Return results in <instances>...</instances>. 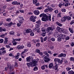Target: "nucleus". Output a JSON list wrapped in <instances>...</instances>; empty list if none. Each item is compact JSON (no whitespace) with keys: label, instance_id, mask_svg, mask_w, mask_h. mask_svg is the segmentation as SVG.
<instances>
[{"label":"nucleus","instance_id":"1","mask_svg":"<svg viewBox=\"0 0 74 74\" xmlns=\"http://www.w3.org/2000/svg\"><path fill=\"white\" fill-rule=\"evenodd\" d=\"M51 14H49L48 17V16L46 14L42 18V21H47L48 20V21L49 20L50 21H51Z\"/></svg>","mask_w":74,"mask_h":74},{"label":"nucleus","instance_id":"2","mask_svg":"<svg viewBox=\"0 0 74 74\" xmlns=\"http://www.w3.org/2000/svg\"><path fill=\"white\" fill-rule=\"evenodd\" d=\"M38 59H35L33 60H32L31 61L32 63H33V65H34V64H35L36 65L35 66H37V63H38Z\"/></svg>","mask_w":74,"mask_h":74},{"label":"nucleus","instance_id":"3","mask_svg":"<svg viewBox=\"0 0 74 74\" xmlns=\"http://www.w3.org/2000/svg\"><path fill=\"white\" fill-rule=\"evenodd\" d=\"M8 69H9V71L10 72L12 71L13 70H14V67L12 66H11V65L10 64H9L8 65Z\"/></svg>","mask_w":74,"mask_h":74},{"label":"nucleus","instance_id":"4","mask_svg":"<svg viewBox=\"0 0 74 74\" xmlns=\"http://www.w3.org/2000/svg\"><path fill=\"white\" fill-rule=\"evenodd\" d=\"M27 64L28 66V67H30V66L31 67H34V66H36V65L33 64L32 63V62L31 61L30 62V63H27Z\"/></svg>","mask_w":74,"mask_h":74},{"label":"nucleus","instance_id":"5","mask_svg":"<svg viewBox=\"0 0 74 74\" xmlns=\"http://www.w3.org/2000/svg\"><path fill=\"white\" fill-rule=\"evenodd\" d=\"M36 19V16H31L30 18V21H32L34 22L36 21V20L35 19Z\"/></svg>","mask_w":74,"mask_h":74},{"label":"nucleus","instance_id":"6","mask_svg":"<svg viewBox=\"0 0 74 74\" xmlns=\"http://www.w3.org/2000/svg\"><path fill=\"white\" fill-rule=\"evenodd\" d=\"M44 60L45 62L48 63L49 62V61L51 60V59L50 58H49L47 57V56H45L44 58Z\"/></svg>","mask_w":74,"mask_h":74},{"label":"nucleus","instance_id":"7","mask_svg":"<svg viewBox=\"0 0 74 74\" xmlns=\"http://www.w3.org/2000/svg\"><path fill=\"white\" fill-rule=\"evenodd\" d=\"M50 30H53V28L51 27H48L47 29V33H49Z\"/></svg>","mask_w":74,"mask_h":74},{"label":"nucleus","instance_id":"8","mask_svg":"<svg viewBox=\"0 0 74 74\" xmlns=\"http://www.w3.org/2000/svg\"><path fill=\"white\" fill-rule=\"evenodd\" d=\"M34 13L35 15H39L40 14V12L38 10H36L34 11Z\"/></svg>","mask_w":74,"mask_h":74},{"label":"nucleus","instance_id":"9","mask_svg":"<svg viewBox=\"0 0 74 74\" xmlns=\"http://www.w3.org/2000/svg\"><path fill=\"white\" fill-rule=\"evenodd\" d=\"M64 5V2H61V3L59 4V7L60 8L62 7V6H63Z\"/></svg>","mask_w":74,"mask_h":74},{"label":"nucleus","instance_id":"10","mask_svg":"<svg viewBox=\"0 0 74 74\" xmlns=\"http://www.w3.org/2000/svg\"><path fill=\"white\" fill-rule=\"evenodd\" d=\"M66 54L61 53L58 56V57H63V56L66 57Z\"/></svg>","mask_w":74,"mask_h":74},{"label":"nucleus","instance_id":"11","mask_svg":"<svg viewBox=\"0 0 74 74\" xmlns=\"http://www.w3.org/2000/svg\"><path fill=\"white\" fill-rule=\"evenodd\" d=\"M8 38H5V41L4 42V43L5 44H8Z\"/></svg>","mask_w":74,"mask_h":74},{"label":"nucleus","instance_id":"12","mask_svg":"<svg viewBox=\"0 0 74 74\" xmlns=\"http://www.w3.org/2000/svg\"><path fill=\"white\" fill-rule=\"evenodd\" d=\"M6 29L4 28H2V27H0V32H6Z\"/></svg>","mask_w":74,"mask_h":74},{"label":"nucleus","instance_id":"13","mask_svg":"<svg viewBox=\"0 0 74 74\" xmlns=\"http://www.w3.org/2000/svg\"><path fill=\"white\" fill-rule=\"evenodd\" d=\"M32 32V29H28L26 30V33H31Z\"/></svg>","mask_w":74,"mask_h":74},{"label":"nucleus","instance_id":"14","mask_svg":"<svg viewBox=\"0 0 74 74\" xmlns=\"http://www.w3.org/2000/svg\"><path fill=\"white\" fill-rule=\"evenodd\" d=\"M30 58H31V59H33V58L32 57H30V56H29V57H27L26 58V60H27L26 61H27V62H30Z\"/></svg>","mask_w":74,"mask_h":74},{"label":"nucleus","instance_id":"15","mask_svg":"<svg viewBox=\"0 0 74 74\" xmlns=\"http://www.w3.org/2000/svg\"><path fill=\"white\" fill-rule=\"evenodd\" d=\"M54 62H57L58 63H60V59L58 58H56L54 60Z\"/></svg>","mask_w":74,"mask_h":74},{"label":"nucleus","instance_id":"16","mask_svg":"<svg viewBox=\"0 0 74 74\" xmlns=\"http://www.w3.org/2000/svg\"><path fill=\"white\" fill-rule=\"evenodd\" d=\"M53 66V63H51L49 64V68H50V69H51L52 68V67Z\"/></svg>","mask_w":74,"mask_h":74},{"label":"nucleus","instance_id":"17","mask_svg":"<svg viewBox=\"0 0 74 74\" xmlns=\"http://www.w3.org/2000/svg\"><path fill=\"white\" fill-rule=\"evenodd\" d=\"M69 74H74V72L73 71H71L68 72Z\"/></svg>","mask_w":74,"mask_h":74},{"label":"nucleus","instance_id":"18","mask_svg":"<svg viewBox=\"0 0 74 74\" xmlns=\"http://www.w3.org/2000/svg\"><path fill=\"white\" fill-rule=\"evenodd\" d=\"M37 1H38L37 0H33V4H36V3H37Z\"/></svg>","mask_w":74,"mask_h":74},{"label":"nucleus","instance_id":"19","mask_svg":"<svg viewBox=\"0 0 74 74\" xmlns=\"http://www.w3.org/2000/svg\"><path fill=\"white\" fill-rule=\"evenodd\" d=\"M46 14H45L44 13H43L42 14H41L39 16L40 17H42V16H43V17H44V16Z\"/></svg>","mask_w":74,"mask_h":74},{"label":"nucleus","instance_id":"20","mask_svg":"<svg viewBox=\"0 0 74 74\" xmlns=\"http://www.w3.org/2000/svg\"><path fill=\"white\" fill-rule=\"evenodd\" d=\"M14 33H15V32L13 31H12L9 32V34H11V35H14Z\"/></svg>","mask_w":74,"mask_h":74},{"label":"nucleus","instance_id":"21","mask_svg":"<svg viewBox=\"0 0 74 74\" xmlns=\"http://www.w3.org/2000/svg\"><path fill=\"white\" fill-rule=\"evenodd\" d=\"M69 30L71 33H74V32H73V30H72V29L69 28Z\"/></svg>","mask_w":74,"mask_h":74},{"label":"nucleus","instance_id":"22","mask_svg":"<svg viewBox=\"0 0 74 74\" xmlns=\"http://www.w3.org/2000/svg\"><path fill=\"white\" fill-rule=\"evenodd\" d=\"M27 52V50L26 49H25L24 50V51H23L22 53L21 54H23V53H26Z\"/></svg>","mask_w":74,"mask_h":74},{"label":"nucleus","instance_id":"23","mask_svg":"<svg viewBox=\"0 0 74 74\" xmlns=\"http://www.w3.org/2000/svg\"><path fill=\"white\" fill-rule=\"evenodd\" d=\"M36 23L38 24V25H40L41 24V22L40 20H38V21H36Z\"/></svg>","mask_w":74,"mask_h":74},{"label":"nucleus","instance_id":"24","mask_svg":"<svg viewBox=\"0 0 74 74\" xmlns=\"http://www.w3.org/2000/svg\"><path fill=\"white\" fill-rule=\"evenodd\" d=\"M57 25H58L59 26H62V24L58 22H57Z\"/></svg>","mask_w":74,"mask_h":74},{"label":"nucleus","instance_id":"25","mask_svg":"<svg viewBox=\"0 0 74 74\" xmlns=\"http://www.w3.org/2000/svg\"><path fill=\"white\" fill-rule=\"evenodd\" d=\"M11 18H8L6 19V21L8 22H10V21H11Z\"/></svg>","mask_w":74,"mask_h":74},{"label":"nucleus","instance_id":"26","mask_svg":"<svg viewBox=\"0 0 74 74\" xmlns=\"http://www.w3.org/2000/svg\"><path fill=\"white\" fill-rule=\"evenodd\" d=\"M66 18L67 19L69 20H71V17H70L69 16H68L66 17Z\"/></svg>","mask_w":74,"mask_h":74},{"label":"nucleus","instance_id":"27","mask_svg":"<svg viewBox=\"0 0 74 74\" xmlns=\"http://www.w3.org/2000/svg\"><path fill=\"white\" fill-rule=\"evenodd\" d=\"M70 60L71 61H73V62H74V58L73 57H71L70 59Z\"/></svg>","mask_w":74,"mask_h":74},{"label":"nucleus","instance_id":"28","mask_svg":"<svg viewBox=\"0 0 74 74\" xmlns=\"http://www.w3.org/2000/svg\"><path fill=\"white\" fill-rule=\"evenodd\" d=\"M55 68L56 70H57V69L58 68V64H56L55 66Z\"/></svg>","mask_w":74,"mask_h":74},{"label":"nucleus","instance_id":"29","mask_svg":"<svg viewBox=\"0 0 74 74\" xmlns=\"http://www.w3.org/2000/svg\"><path fill=\"white\" fill-rule=\"evenodd\" d=\"M40 27H37L34 30H40Z\"/></svg>","mask_w":74,"mask_h":74},{"label":"nucleus","instance_id":"30","mask_svg":"<svg viewBox=\"0 0 74 74\" xmlns=\"http://www.w3.org/2000/svg\"><path fill=\"white\" fill-rule=\"evenodd\" d=\"M36 52H37V53H40V51L39 49H36Z\"/></svg>","mask_w":74,"mask_h":74},{"label":"nucleus","instance_id":"31","mask_svg":"<svg viewBox=\"0 0 74 74\" xmlns=\"http://www.w3.org/2000/svg\"><path fill=\"white\" fill-rule=\"evenodd\" d=\"M38 69V68L37 66L35 67L34 69V71H36V70H37Z\"/></svg>","mask_w":74,"mask_h":74},{"label":"nucleus","instance_id":"32","mask_svg":"<svg viewBox=\"0 0 74 74\" xmlns=\"http://www.w3.org/2000/svg\"><path fill=\"white\" fill-rule=\"evenodd\" d=\"M18 22H19V23H23V21H22L21 20H19L18 21Z\"/></svg>","mask_w":74,"mask_h":74},{"label":"nucleus","instance_id":"33","mask_svg":"<svg viewBox=\"0 0 74 74\" xmlns=\"http://www.w3.org/2000/svg\"><path fill=\"white\" fill-rule=\"evenodd\" d=\"M27 47H31V46H32V45H31V44H30V43H28L27 44Z\"/></svg>","mask_w":74,"mask_h":74},{"label":"nucleus","instance_id":"34","mask_svg":"<svg viewBox=\"0 0 74 74\" xmlns=\"http://www.w3.org/2000/svg\"><path fill=\"white\" fill-rule=\"evenodd\" d=\"M49 11V10L48 9H46L45 10H44V12H48Z\"/></svg>","mask_w":74,"mask_h":74},{"label":"nucleus","instance_id":"35","mask_svg":"<svg viewBox=\"0 0 74 74\" xmlns=\"http://www.w3.org/2000/svg\"><path fill=\"white\" fill-rule=\"evenodd\" d=\"M41 69L42 70H44L45 69V65H43L41 67Z\"/></svg>","mask_w":74,"mask_h":74},{"label":"nucleus","instance_id":"36","mask_svg":"<svg viewBox=\"0 0 74 74\" xmlns=\"http://www.w3.org/2000/svg\"><path fill=\"white\" fill-rule=\"evenodd\" d=\"M36 47H40V43H38L36 44Z\"/></svg>","mask_w":74,"mask_h":74},{"label":"nucleus","instance_id":"37","mask_svg":"<svg viewBox=\"0 0 74 74\" xmlns=\"http://www.w3.org/2000/svg\"><path fill=\"white\" fill-rule=\"evenodd\" d=\"M12 4H17V1L13 2L12 3Z\"/></svg>","mask_w":74,"mask_h":74},{"label":"nucleus","instance_id":"38","mask_svg":"<svg viewBox=\"0 0 74 74\" xmlns=\"http://www.w3.org/2000/svg\"><path fill=\"white\" fill-rule=\"evenodd\" d=\"M61 11H62V12H66V9L64 8L62 9L61 10Z\"/></svg>","mask_w":74,"mask_h":74},{"label":"nucleus","instance_id":"39","mask_svg":"<svg viewBox=\"0 0 74 74\" xmlns=\"http://www.w3.org/2000/svg\"><path fill=\"white\" fill-rule=\"evenodd\" d=\"M49 11V12H51L53 11V9L52 8H48Z\"/></svg>","mask_w":74,"mask_h":74},{"label":"nucleus","instance_id":"40","mask_svg":"<svg viewBox=\"0 0 74 74\" xmlns=\"http://www.w3.org/2000/svg\"><path fill=\"white\" fill-rule=\"evenodd\" d=\"M70 16H73V13L71 12H69Z\"/></svg>","mask_w":74,"mask_h":74},{"label":"nucleus","instance_id":"41","mask_svg":"<svg viewBox=\"0 0 74 74\" xmlns=\"http://www.w3.org/2000/svg\"><path fill=\"white\" fill-rule=\"evenodd\" d=\"M65 37H66V35H62V36L61 38H62V39H64Z\"/></svg>","mask_w":74,"mask_h":74},{"label":"nucleus","instance_id":"42","mask_svg":"<svg viewBox=\"0 0 74 74\" xmlns=\"http://www.w3.org/2000/svg\"><path fill=\"white\" fill-rule=\"evenodd\" d=\"M58 41H61V40H62V38H58Z\"/></svg>","mask_w":74,"mask_h":74},{"label":"nucleus","instance_id":"43","mask_svg":"<svg viewBox=\"0 0 74 74\" xmlns=\"http://www.w3.org/2000/svg\"><path fill=\"white\" fill-rule=\"evenodd\" d=\"M24 48V46H21L20 47V49H23Z\"/></svg>","mask_w":74,"mask_h":74},{"label":"nucleus","instance_id":"44","mask_svg":"<svg viewBox=\"0 0 74 74\" xmlns=\"http://www.w3.org/2000/svg\"><path fill=\"white\" fill-rule=\"evenodd\" d=\"M42 33H46V32H45V29H42Z\"/></svg>","mask_w":74,"mask_h":74},{"label":"nucleus","instance_id":"45","mask_svg":"<svg viewBox=\"0 0 74 74\" xmlns=\"http://www.w3.org/2000/svg\"><path fill=\"white\" fill-rule=\"evenodd\" d=\"M61 29V28L59 27H57V30L58 31H60V30Z\"/></svg>","mask_w":74,"mask_h":74},{"label":"nucleus","instance_id":"46","mask_svg":"<svg viewBox=\"0 0 74 74\" xmlns=\"http://www.w3.org/2000/svg\"><path fill=\"white\" fill-rule=\"evenodd\" d=\"M9 55L10 56H12L13 58H14V55H12V53H10L9 54Z\"/></svg>","mask_w":74,"mask_h":74},{"label":"nucleus","instance_id":"47","mask_svg":"<svg viewBox=\"0 0 74 74\" xmlns=\"http://www.w3.org/2000/svg\"><path fill=\"white\" fill-rule=\"evenodd\" d=\"M40 40L42 42H44V40H43V38H42V37H41L40 38Z\"/></svg>","mask_w":74,"mask_h":74},{"label":"nucleus","instance_id":"48","mask_svg":"<svg viewBox=\"0 0 74 74\" xmlns=\"http://www.w3.org/2000/svg\"><path fill=\"white\" fill-rule=\"evenodd\" d=\"M4 34L2 35L1 36V37H2L3 38H4V37H5V34Z\"/></svg>","mask_w":74,"mask_h":74},{"label":"nucleus","instance_id":"49","mask_svg":"<svg viewBox=\"0 0 74 74\" xmlns=\"http://www.w3.org/2000/svg\"><path fill=\"white\" fill-rule=\"evenodd\" d=\"M66 70L67 71H69V70H71V68H67L66 69Z\"/></svg>","mask_w":74,"mask_h":74},{"label":"nucleus","instance_id":"50","mask_svg":"<svg viewBox=\"0 0 74 74\" xmlns=\"http://www.w3.org/2000/svg\"><path fill=\"white\" fill-rule=\"evenodd\" d=\"M69 39H70V38H69V36H67L65 38L66 40H69Z\"/></svg>","mask_w":74,"mask_h":74},{"label":"nucleus","instance_id":"51","mask_svg":"<svg viewBox=\"0 0 74 74\" xmlns=\"http://www.w3.org/2000/svg\"><path fill=\"white\" fill-rule=\"evenodd\" d=\"M0 43H3L4 42V40L3 39H0Z\"/></svg>","mask_w":74,"mask_h":74},{"label":"nucleus","instance_id":"52","mask_svg":"<svg viewBox=\"0 0 74 74\" xmlns=\"http://www.w3.org/2000/svg\"><path fill=\"white\" fill-rule=\"evenodd\" d=\"M42 7H38L37 8V10H41V9H42Z\"/></svg>","mask_w":74,"mask_h":74},{"label":"nucleus","instance_id":"53","mask_svg":"<svg viewBox=\"0 0 74 74\" xmlns=\"http://www.w3.org/2000/svg\"><path fill=\"white\" fill-rule=\"evenodd\" d=\"M74 23V20H72L70 23V24L71 25H73Z\"/></svg>","mask_w":74,"mask_h":74},{"label":"nucleus","instance_id":"54","mask_svg":"<svg viewBox=\"0 0 74 74\" xmlns=\"http://www.w3.org/2000/svg\"><path fill=\"white\" fill-rule=\"evenodd\" d=\"M12 24V22H11L10 23L8 24V26H11Z\"/></svg>","mask_w":74,"mask_h":74},{"label":"nucleus","instance_id":"55","mask_svg":"<svg viewBox=\"0 0 74 74\" xmlns=\"http://www.w3.org/2000/svg\"><path fill=\"white\" fill-rule=\"evenodd\" d=\"M20 12H21V13H24V10H20Z\"/></svg>","mask_w":74,"mask_h":74},{"label":"nucleus","instance_id":"56","mask_svg":"<svg viewBox=\"0 0 74 74\" xmlns=\"http://www.w3.org/2000/svg\"><path fill=\"white\" fill-rule=\"evenodd\" d=\"M51 40L52 41H55V39L53 38H51Z\"/></svg>","mask_w":74,"mask_h":74},{"label":"nucleus","instance_id":"57","mask_svg":"<svg viewBox=\"0 0 74 74\" xmlns=\"http://www.w3.org/2000/svg\"><path fill=\"white\" fill-rule=\"evenodd\" d=\"M30 35L31 36H33L34 35V34L33 32H32L30 33Z\"/></svg>","mask_w":74,"mask_h":74},{"label":"nucleus","instance_id":"58","mask_svg":"<svg viewBox=\"0 0 74 74\" xmlns=\"http://www.w3.org/2000/svg\"><path fill=\"white\" fill-rule=\"evenodd\" d=\"M39 53V55L40 56H42V55H43V53H42V52H40V53Z\"/></svg>","mask_w":74,"mask_h":74},{"label":"nucleus","instance_id":"59","mask_svg":"<svg viewBox=\"0 0 74 74\" xmlns=\"http://www.w3.org/2000/svg\"><path fill=\"white\" fill-rule=\"evenodd\" d=\"M6 47H7L8 48H10L11 47L10 46V45H6L5 46Z\"/></svg>","mask_w":74,"mask_h":74},{"label":"nucleus","instance_id":"60","mask_svg":"<svg viewBox=\"0 0 74 74\" xmlns=\"http://www.w3.org/2000/svg\"><path fill=\"white\" fill-rule=\"evenodd\" d=\"M17 26H18V27H19V26H21V24L19 23H17Z\"/></svg>","mask_w":74,"mask_h":74},{"label":"nucleus","instance_id":"61","mask_svg":"<svg viewBox=\"0 0 74 74\" xmlns=\"http://www.w3.org/2000/svg\"><path fill=\"white\" fill-rule=\"evenodd\" d=\"M47 40V38L46 37H45L44 38V41H46Z\"/></svg>","mask_w":74,"mask_h":74},{"label":"nucleus","instance_id":"62","mask_svg":"<svg viewBox=\"0 0 74 74\" xmlns=\"http://www.w3.org/2000/svg\"><path fill=\"white\" fill-rule=\"evenodd\" d=\"M61 21H62V22H65V20H64V18H62Z\"/></svg>","mask_w":74,"mask_h":74},{"label":"nucleus","instance_id":"63","mask_svg":"<svg viewBox=\"0 0 74 74\" xmlns=\"http://www.w3.org/2000/svg\"><path fill=\"white\" fill-rule=\"evenodd\" d=\"M54 13L55 14H57L58 13V10H56L54 11Z\"/></svg>","mask_w":74,"mask_h":74},{"label":"nucleus","instance_id":"64","mask_svg":"<svg viewBox=\"0 0 74 74\" xmlns=\"http://www.w3.org/2000/svg\"><path fill=\"white\" fill-rule=\"evenodd\" d=\"M7 8V6L5 5L3 7V8L4 10H5V9H6Z\"/></svg>","mask_w":74,"mask_h":74}]
</instances>
